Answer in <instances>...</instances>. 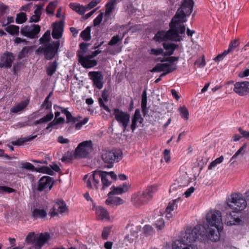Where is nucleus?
<instances>
[{"instance_id":"1","label":"nucleus","mask_w":249,"mask_h":249,"mask_svg":"<svg viewBox=\"0 0 249 249\" xmlns=\"http://www.w3.org/2000/svg\"><path fill=\"white\" fill-rule=\"evenodd\" d=\"M208 234L210 240L217 242L220 239V233L223 229L221 213L219 211H211L207 213Z\"/></svg>"},{"instance_id":"2","label":"nucleus","mask_w":249,"mask_h":249,"mask_svg":"<svg viewBox=\"0 0 249 249\" xmlns=\"http://www.w3.org/2000/svg\"><path fill=\"white\" fill-rule=\"evenodd\" d=\"M170 29L166 32L164 30L158 31L155 35L154 39L156 41L161 42L167 40L179 42L182 40L179 34H184L185 27L184 24H178L172 19L169 24Z\"/></svg>"},{"instance_id":"3","label":"nucleus","mask_w":249,"mask_h":249,"mask_svg":"<svg viewBox=\"0 0 249 249\" xmlns=\"http://www.w3.org/2000/svg\"><path fill=\"white\" fill-rule=\"evenodd\" d=\"M181 239L177 241L182 243H190L197 240L200 242L206 241L209 237L206 228L201 225H198L194 228H187L184 232L181 233Z\"/></svg>"},{"instance_id":"4","label":"nucleus","mask_w":249,"mask_h":249,"mask_svg":"<svg viewBox=\"0 0 249 249\" xmlns=\"http://www.w3.org/2000/svg\"><path fill=\"white\" fill-rule=\"evenodd\" d=\"M194 4L193 0H183L172 19L178 24H183L182 22L186 16H189L192 13Z\"/></svg>"},{"instance_id":"5","label":"nucleus","mask_w":249,"mask_h":249,"mask_svg":"<svg viewBox=\"0 0 249 249\" xmlns=\"http://www.w3.org/2000/svg\"><path fill=\"white\" fill-rule=\"evenodd\" d=\"M59 46L60 40L54 41L52 43H48L39 46L36 51V53L37 54L43 53L45 59L50 60L57 54Z\"/></svg>"},{"instance_id":"6","label":"nucleus","mask_w":249,"mask_h":249,"mask_svg":"<svg viewBox=\"0 0 249 249\" xmlns=\"http://www.w3.org/2000/svg\"><path fill=\"white\" fill-rule=\"evenodd\" d=\"M101 158L106 164L105 166L107 168H111L113 167L114 163L118 162L122 160L123 152L120 149L103 150Z\"/></svg>"},{"instance_id":"7","label":"nucleus","mask_w":249,"mask_h":249,"mask_svg":"<svg viewBox=\"0 0 249 249\" xmlns=\"http://www.w3.org/2000/svg\"><path fill=\"white\" fill-rule=\"evenodd\" d=\"M93 150V143L91 140L85 141L78 144L74 151L75 158H88Z\"/></svg>"},{"instance_id":"8","label":"nucleus","mask_w":249,"mask_h":249,"mask_svg":"<svg viewBox=\"0 0 249 249\" xmlns=\"http://www.w3.org/2000/svg\"><path fill=\"white\" fill-rule=\"evenodd\" d=\"M231 200L227 203L228 206L240 213L246 207L247 203L245 198L241 194H233L231 195Z\"/></svg>"},{"instance_id":"9","label":"nucleus","mask_w":249,"mask_h":249,"mask_svg":"<svg viewBox=\"0 0 249 249\" xmlns=\"http://www.w3.org/2000/svg\"><path fill=\"white\" fill-rule=\"evenodd\" d=\"M113 115L117 122L122 125L124 132L130 121V114L119 108H115L113 109Z\"/></svg>"},{"instance_id":"10","label":"nucleus","mask_w":249,"mask_h":249,"mask_svg":"<svg viewBox=\"0 0 249 249\" xmlns=\"http://www.w3.org/2000/svg\"><path fill=\"white\" fill-rule=\"evenodd\" d=\"M40 31V26L39 25L31 24L22 26L20 30V33L29 38L36 39L38 37Z\"/></svg>"},{"instance_id":"11","label":"nucleus","mask_w":249,"mask_h":249,"mask_svg":"<svg viewBox=\"0 0 249 249\" xmlns=\"http://www.w3.org/2000/svg\"><path fill=\"white\" fill-rule=\"evenodd\" d=\"M68 212V207L65 202L63 199H58L55 202L53 207L50 209L49 215L51 217H54Z\"/></svg>"},{"instance_id":"12","label":"nucleus","mask_w":249,"mask_h":249,"mask_svg":"<svg viewBox=\"0 0 249 249\" xmlns=\"http://www.w3.org/2000/svg\"><path fill=\"white\" fill-rule=\"evenodd\" d=\"M150 201V197L143 192H139L131 196V202L136 207H140L146 204Z\"/></svg>"},{"instance_id":"13","label":"nucleus","mask_w":249,"mask_h":249,"mask_svg":"<svg viewBox=\"0 0 249 249\" xmlns=\"http://www.w3.org/2000/svg\"><path fill=\"white\" fill-rule=\"evenodd\" d=\"M86 183L87 187L89 189H92L94 186L97 189L99 184V177L98 176L97 171H95L92 174H88L84 178Z\"/></svg>"},{"instance_id":"14","label":"nucleus","mask_w":249,"mask_h":249,"mask_svg":"<svg viewBox=\"0 0 249 249\" xmlns=\"http://www.w3.org/2000/svg\"><path fill=\"white\" fill-rule=\"evenodd\" d=\"M89 78L93 82V86L99 89L103 88L104 83L103 82L104 76L102 72L100 71H89L88 73Z\"/></svg>"},{"instance_id":"15","label":"nucleus","mask_w":249,"mask_h":249,"mask_svg":"<svg viewBox=\"0 0 249 249\" xmlns=\"http://www.w3.org/2000/svg\"><path fill=\"white\" fill-rule=\"evenodd\" d=\"M240 217L241 213L238 212L234 210L228 212L224 219L225 223L228 226H232L240 222Z\"/></svg>"},{"instance_id":"16","label":"nucleus","mask_w":249,"mask_h":249,"mask_svg":"<svg viewBox=\"0 0 249 249\" xmlns=\"http://www.w3.org/2000/svg\"><path fill=\"white\" fill-rule=\"evenodd\" d=\"M53 185V178L49 176H44L42 177L38 181L37 190L41 192L48 189V190L50 191L52 188Z\"/></svg>"},{"instance_id":"17","label":"nucleus","mask_w":249,"mask_h":249,"mask_svg":"<svg viewBox=\"0 0 249 249\" xmlns=\"http://www.w3.org/2000/svg\"><path fill=\"white\" fill-rule=\"evenodd\" d=\"M77 56L78 57V61L83 67L89 69L97 65V62L96 60L93 59L89 56V55L84 56L83 54H81L80 52H78L77 54Z\"/></svg>"},{"instance_id":"18","label":"nucleus","mask_w":249,"mask_h":249,"mask_svg":"<svg viewBox=\"0 0 249 249\" xmlns=\"http://www.w3.org/2000/svg\"><path fill=\"white\" fill-rule=\"evenodd\" d=\"M233 91L240 96H244L249 93V82H236L234 85Z\"/></svg>"},{"instance_id":"19","label":"nucleus","mask_w":249,"mask_h":249,"mask_svg":"<svg viewBox=\"0 0 249 249\" xmlns=\"http://www.w3.org/2000/svg\"><path fill=\"white\" fill-rule=\"evenodd\" d=\"M14 59L15 56L13 53L6 51L1 56V62L0 63V67H5L7 69L10 68Z\"/></svg>"},{"instance_id":"20","label":"nucleus","mask_w":249,"mask_h":249,"mask_svg":"<svg viewBox=\"0 0 249 249\" xmlns=\"http://www.w3.org/2000/svg\"><path fill=\"white\" fill-rule=\"evenodd\" d=\"M64 30V22L60 21L53 24V30L52 31V36L53 38L59 39L63 34Z\"/></svg>"},{"instance_id":"21","label":"nucleus","mask_w":249,"mask_h":249,"mask_svg":"<svg viewBox=\"0 0 249 249\" xmlns=\"http://www.w3.org/2000/svg\"><path fill=\"white\" fill-rule=\"evenodd\" d=\"M97 218L98 220H109V214L107 209L101 206H98L94 208Z\"/></svg>"},{"instance_id":"22","label":"nucleus","mask_w":249,"mask_h":249,"mask_svg":"<svg viewBox=\"0 0 249 249\" xmlns=\"http://www.w3.org/2000/svg\"><path fill=\"white\" fill-rule=\"evenodd\" d=\"M130 187L128 183H123L122 185H120L118 187L112 186L111 187V191L108 194V196L112 195H121L123 193L126 192Z\"/></svg>"},{"instance_id":"23","label":"nucleus","mask_w":249,"mask_h":249,"mask_svg":"<svg viewBox=\"0 0 249 249\" xmlns=\"http://www.w3.org/2000/svg\"><path fill=\"white\" fill-rule=\"evenodd\" d=\"M50 237V234L48 232L37 234L36 247L41 248L48 241Z\"/></svg>"},{"instance_id":"24","label":"nucleus","mask_w":249,"mask_h":249,"mask_svg":"<svg viewBox=\"0 0 249 249\" xmlns=\"http://www.w3.org/2000/svg\"><path fill=\"white\" fill-rule=\"evenodd\" d=\"M97 174L98 176L99 177V180L101 179L103 184L102 189L103 190L111 185L112 181L108 180L107 172L97 171Z\"/></svg>"},{"instance_id":"25","label":"nucleus","mask_w":249,"mask_h":249,"mask_svg":"<svg viewBox=\"0 0 249 249\" xmlns=\"http://www.w3.org/2000/svg\"><path fill=\"white\" fill-rule=\"evenodd\" d=\"M173 249H198L197 247L188 243H182L179 241H175L172 245Z\"/></svg>"},{"instance_id":"26","label":"nucleus","mask_w":249,"mask_h":249,"mask_svg":"<svg viewBox=\"0 0 249 249\" xmlns=\"http://www.w3.org/2000/svg\"><path fill=\"white\" fill-rule=\"evenodd\" d=\"M162 46L164 49L168 50V52L164 53V55L171 56L174 53L175 50L178 48V45L174 43L164 42Z\"/></svg>"},{"instance_id":"27","label":"nucleus","mask_w":249,"mask_h":249,"mask_svg":"<svg viewBox=\"0 0 249 249\" xmlns=\"http://www.w3.org/2000/svg\"><path fill=\"white\" fill-rule=\"evenodd\" d=\"M177 201H178V199L173 200L170 202L166 208L165 217L168 220H170L173 216L172 212L174 211L175 208L177 207V205L176 204Z\"/></svg>"},{"instance_id":"28","label":"nucleus","mask_w":249,"mask_h":249,"mask_svg":"<svg viewBox=\"0 0 249 249\" xmlns=\"http://www.w3.org/2000/svg\"><path fill=\"white\" fill-rule=\"evenodd\" d=\"M105 203L108 205L112 204L118 206L123 204L124 203V200L120 197L111 196L110 195L108 196V198L106 199Z\"/></svg>"},{"instance_id":"29","label":"nucleus","mask_w":249,"mask_h":249,"mask_svg":"<svg viewBox=\"0 0 249 249\" xmlns=\"http://www.w3.org/2000/svg\"><path fill=\"white\" fill-rule=\"evenodd\" d=\"M47 215V212L44 209L35 208L32 213V217L34 220L37 218H43Z\"/></svg>"},{"instance_id":"30","label":"nucleus","mask_w":249,"mask_h":249,"mask_svg":"<svg viewBox=\"0 0 249 249\" xmlns=\"http://www.w3.org/2000/svg\"><path fill=\"white\" fill-rule=\"evenodd\" d=\"M70 8L73 10L75 11L80 15H84L86 11L88 10L85 6L80 5L79 3H71L70 4Z\"/></svg>"},{"instance_id":"31","label":"nucleus","mask_w":249,"mask_h":249,"mask_svg":"<svg viewBox=\"0 0 249 249\" xmlns=\"http://www.w3.org/2000/svg\"><path fill=\"white\" fill-rule=\"evenodd\" d=\"M37 137L36 135L30 136L27 137L18 139V140L12 141V143L14 145L20 146L26 143V142L34 140Z\"/></svg>"},{"instance_id":"32","label":"nucleus","mask_w":249,"mask_h":249,"mask_svg":"<svg viewBox=\"0 0 249 249\" xmlns=\"http://www.w3.org/2000/svg\"><path fill=\"white\" fill-rule=\"evenodd\" d=\"M5 31L12 36H17L19 35V27L15 25H9L6 26Z\"/></svg>"},{"instance_id":"33","label":"nucleus","mask_w":249,"mask_h":249,"mask_svg":"<svg viewBox=\"0 0 249 249\" xmlns=\"http://www.w3.org/2000/svg\"><path fill=\"white\" fill-rule=\"evenodd\" d=\"M141 107L143 116L147 114L148 109L147 108V93L145 89L142 93Z\"/></svg>"},{"instance_id":"34","label":"nucleus","mask_w":249,"mask_h":249,"mask_svg":"<svg viewBox=\"0 0 249 249\" xmlns=\"http://www.w3.org/2000/svg\"><path fill=\"white\" fill-rule=\"evenodd\" d=\"M53 117V114L52 111L46 114L45 116L42 117L38 120L34 122L35 125H37L39 124H46L48 122H50Z\"/></svg>"},{"instance_id":"35","label":"nucleus","mask_w":249,"mask_h":249,"mask_svg":"<svg viewBox=\"0 0 249 249\" xmlns=\"http://www.w3.org/2000/svg\"><path fill=\"white\" fill-rule=\"evenodd\" d=\"M58 64L56 60L50 63L49 66L46 69V72L48 76H52L56 71Z\"/></svg>"},{"instance_id":"36","label":"nucleus","mask_w":249,"mask_h":249,"mask_svg":"<svg viewBox=\"0 0 249 249\" xmlns=\"http://www.w3.org/2000/svg\"><path fill=\"white\" fill-rule=\"evenodd\" d=\"M91 27L88 26L84 30L81 32L80 36L85 41H89L91 39L90 36Z\"/></svg>"},{"instance_id":"37","label":"nucleus","mask_w":249,"mask_h":249,"mask_svg":"<svg viewBox=\"0 0 249 249\" xmlns=\"http://www.w3.org/2000/svg\"><path fill=\"white\" fill-rule=\"evenodd\" d=\"M171 64L168 63H158L151 70L152 72H161L165 70L168 67H170Z\"/></svg>"},{"instance_id":"38","label":"nucleus","mask_w":249,"mask_h":249,"mask_svg":"<svg viewBox=\"0 0 249 249\" xmlns=\"http://www.w3.org/2000/svg\"><path fill=\"white\" fill-rule=\"evenodd\" d=\"M28 103L24 101L14 106L11 109V112L13 113H18L24 108H25L28 105Z\"/></svg>"},{"instance_id":"39","label":"nucleus","mask_w":249,"mask_h":249,"mask_svg":"<svg viewBox=\"0 0 249 249\" xmlns=\"http://www.w3.org/2000/svg\"><path fill=\"white\" fill-rule=\"evenodd\" d=\"M36 236L37 234H36L34 232H30L26 237L25 241L28 244H32L36 247Z\"/></svg>"},{"instance_id":"40","label":"nucleus","mask_w":249,"mask_h":249,"mask_svg":"<svg viewBox=\"0 0 249 249\" xmlns=\"http://www.w3.org/2000/svg\"><path fill=\"white\" fill-rule=\"evenodd\" d=\"M143 121V119L142 117L136 116L135 118L134 116L132 117V124H131V129L133 132L136 128L137 127V123L139 122L140 124H142Z\"/></svg>"},{"instance_id":"41","label":"nucleus","mask_w":249,"mask_h":249,"mask_svg":"<svg viewBox=\"0 0 249 249\" xmlns=\"http://www.w3.org/2000/svg\"><path fill=\"white\" fill-rule=\"evenodd\" d=\"M26 14L23 12H20L17 15L16 18V22L17 24H22L27 20Z\"/></svg>"},{"instance_id":"42","label":"nucleus","mask_w":249,"mask_h":249,"mask_svg":"<svg viewBox=\"0 0 249 249\" xmlns=\"http://www.w3.org/2000/svg\"><path fill=\"white\" fill-rule=\"evenodd\" d=\"M57 6V2L52 1L49 3L46 8V11L48 15H53L54 11Z\"/></svg>"},{"instance_id":"43","label":"nucleus","mask_w":249,"mask_h":249,"mask_svg":"<svg viewBox=\"0 0 249 249\" xmlns=\"http://www.w3.org/2000/svg\"><path fill=\"white\" fill-rule=\"evenodd\" d=\"M36 172L38 173L47 174L52 176L54 174V172L52 170L51 168H50L48 166H45L40 167H37V170H36Z\"/></svg>"},{"instance_id":"44","label":"nucleus","mask_w":249,"mask_h":249,"mask_svg":"<svg viewBox=\"0 0 249 249\" xmlns=\"http://www.w3.org/2000/svg\"><path fill=\"white\" fill-rule=\"evenodd\" d=\"M50 31L48 30L40 38L39 41L40 43L44 45L46 43H50Z\"/></svg>"},{"instance_id":"45","label":"nucleus","mask_w":249,"mask_h":249,"mask_svg":"<svg viewBox=\"0 0 249 249\" xmlns=\"http://www.w3.org/2000/svg\"><path fill=\"white\" fill-rule=\"evenodd\" d=\"M157 191V187L155 185H153L148 187L145 191H143L146 196H148L150 197V200L152 199L153 195Z\"/></svg>"},{"instance_id":"46","label":"nucleus","mask_w":249,"mask_h":249,"mask_svg":"<svg viewBox=\"0 0 249 249\" xmlns=\"http://www.w3.org/2000/svg\"><path fill=\"white\" fill-rule=\"evenodd\" d=\"M32 50L31 46L24 47L18 54V58H22L27 56L30 52Z\"/></svg>"},{"instance_id":"47","label":"nucleus","mask_w":249,"mask_h":249,"mask_svg":"<svg viewBox=\"0 0 249 249\" xmlns=\"http://www.w3.org/2000/svg\"><path fill=\"white\" fill-rule=\"evenodd\" d=\"M223 160L224 157L223 156H221L219 158H217L214 160L213 161L209 164L208 166V169L212 170L213 168L217 166V165L221 163Z\"/></svg>"},{"instance_id":"48","label":"nucleus","mask_w":249,"mask_h":249,"mask_svg":"<svg viewBox=\"0 0 249 249\" xmlns=\"http://www.w3.org/2000/svg\"><path fill=\"white\" fill-rule=\"evenodd\" d=\"M178 111L181 118L185 120H187L189 118V111L188 109L185 107H181L178 108Z\"/></svg>"},{"instance_id":"49","label":"nucleus","mask_w":249,"mask_h":249,"mask_svg":"<svg viewBox=\"0 0 249 249\" xmlns=\"http://www.w3.org/2000/svg\"><path fill=\"white\" fill-rule=\"evenodd\" d=\"M21 165L22 168L26 169L32 171L36 172V170H37V167H35L32 163L28 162L21 163Z\"/></svg>"},{"instance_id":"50","label":"nucleus","mask_w":249,"mask_h":249,"mask_svg":"<svg viewBox=\"0 0 249 249\" xmlns=\"http://www.w3.org/2000/svg\"><path fill=\"white\" fill-rule=\"evenodd\" d=\"M178 68L177 66L175 65L173 66L171 65V66L170 67L167 68V69H165V70L163 71V72L160 74V77H163L168 73L173 72V71L176 70Z\"/></svg>"},{"instance_id":"51","label":"nucleus","mask_w":249,"mask_h":249,"mask_svg":"<svg viewBox=\"0 0 249 249\" xmlns=\"http://www.w3.org/2000/svg\"><path fill=\"white\" fill-rule=\"evenodd\" d=\"M115 6L112 4L107 3L106 4V11L105 12V16L107 17L109 16L112 13V10L114 9Z\"/></svg>"},{"instance_id":"52","label":"nucleus","mask_w":249,"mask_h":249,"mask_svg":"<svg viewBox=\"0 0 249 249\" xmlns=\"http://www.w3.org/2000/svg\"><path fill=\"white\" fill-rule=\"evenodd\" d=\"M122 38H120L118 36H113L111 40L108 42V45L109 46H114L116 45L118 42L121 41Z\"/></svg>"},{"instance_id":"53","label":"nucleus","mask_w":249,"mask_h":249,"mask_svg":"<svg viewBox=\"0 0 249 249\" xmlns=\"http://www.w3.org/2000/svg\"><path fill=\"white\" fill-rule=\"evenodd\" d=\"M73 159V155L71 152H67L61 159L63 162H69Z\"/></svg>"},{"instance_id":"54","label":"nucleus","mask_w":249,"mask_h":249,"mask_svg":"<svg viewBox=\"0 0 249 249\" xmlns=\"http://www.w3.org/2000/svg\"><path fill=\"white\" fill-rule=\"evenodd\" d=\"M104 13H101L98 16L93 20V24L94 26L99 25L103 20Z\"/></svg>"},{"instance_id":"55","label":"nucleus","mask_w":249,"mask_h":249,"mask_svg":"<svg viewBox=\"0 0 249 249\" xmlns=\"http://www.w3.org/2000/svg\"><path fill=\"white\" fill-rule=\"evenodd\" d=\"M102 0H92L88 4L86 5L87 10H89L94 8Z\"/></svg>"},{"instance_id":"56","label":"nucleus","mask_w":249,"mask_h":249,"mask_svg":"<svg viewBox=\"0 0 249 249\" xmlns=\"http://www.w3.org/2000/svg\"><path fill=\"white\" fill-rule=\"evenodd\" d=\"M66 116L67 119V123H74L78 121V118L72 116L71 113L70 111L68 113H67V114H66Z\"/></svg>"},{"instance_id":"57","label":"nucleus","mask_w":249,"mask_h":249,"mask_svg":"<svg viewBox=\"0 0 249 249\" xmlns=\"http://www.w3.org/2000/svg\"><path fill=\"white\" fill-rule=\"evenodd\" d=\"M53 109L55 110H59L60 111L61 113L64 114L65 115L67 114L69 112L68 111V108H65L64 107H61L60 106L57 105H53Z\"/></svg>"},{"instance_id":"58","label":"nucleus","mask_w":249,"mask_h":249,"mask_svg":"<svg viewBox=\"0 0 249 249\" xmlns=\"http://www.w3.org/2000/svg\"><path fill=\"white\" fill-rule=\"evenodd\" d=\"M164 51L162 48L154 49L152 48L151 49L150 54L159 55L160 54H163L164 55Z\"/></svg>"},{"instance_id":"59","label":"nucleus","mask_w":249,"mask_h":249,"mask_svg":"<svg viewBox=\"0 0 249 249\" xmlns=\"http://www.w3.org/2000/svg\"><path fill=\"white\" fill-rule=\"evenodd\" d=\"M164 160L166 163H169L171 160L170 151L168 149H165L163 153Z\"/></svg>"},{"instance_id":"60","label":"nucleus","mask_w":249,"mask_h":249,"mask_svg":"<svg viewBox=\"0 0 249 249\" xmlns=\"http://www.w3.org/2000/svg\"><path fill=\"white\" fill-rule=\"evenodd\" d=\"M229 53V51H227L226 50L224 51L222 53L219 54L217 55V56L214 59V60L216 62H219L223 59L224 57L227 55Z\"/></svg>"},{"instance_id":"61","label":"nucleus","mask_w":249,"mask_h":249,"mask_svg":"<svg viewBox=\"0 0 249 249\" xmlns=\"http://www.w3.org/2000/svg\"><path fill=\"white\" fill-rule=\"evenodd\" d=\"M155 225L158 229L162 230L164 227V221L162 218H160L156 221Z\"/></svg>"},{"instance_id":"62","label":"nucleus","mask_w":249,"mask_h":249,"mask_svg":"<svg viewBox=\"0 0 249 249\" xmlns=\"http://www.w3.org/2000/svg\"><path fill=\"white\" fill-rule=\"evenodd\" d=\"M238 41L237 40H234L231 41L229 45V48L227 51H229V53L234 50L238 46Z\"/></svg>"},{"instance_id":"63","label":"nucleus","mask_w":249,"mask_h":249,"mask_svg":"<svg viewBox=\"0 0 249 249\" xmlns=\"http://www.w3.org/2000/svg\"><path fill=\"white\" fill-rule=\"evenodd\" d=\"M110 231V230L109 228L107 227L104 228L102 233V238L104 240H107L108 238Z\"/></svg>"},{"instance_id":"64","label":"nucleus","mask_w":249,"mask_h":249,"mask_svg":"<svg viewBox=\"0 0 249 249\" xmlns=\"http://www.w3.org/2000/svg\"><path fill=\"white\" fill-rule=\"evenodd\" d=\"M98 101L99 105L101 107H102L107 112L111 113V109L108 107V106L104 103L103 101L101 98H99Z\"/></svg>"}]
</instances>
